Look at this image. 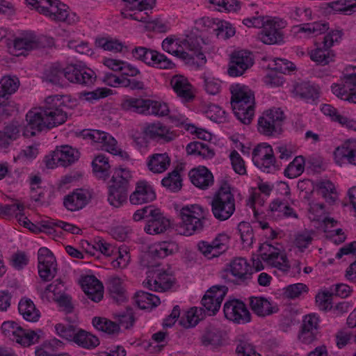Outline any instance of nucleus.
<instances>
[{"mask_svg":"<svg viewBox=\"0 0 356 356\" xmlns=\"http://www.w3.org/2000/svg\"><path fill=\"white\" fill-rule=\"evenodd\" d=\"M231 104L236 118L243 124H249L254 115V95L245 86L240 84L230 87Z\"/></svg>","mask_w":356,"mask_h":356,"instance_id":"nucleus-1","label":"nucleus"},{"mask_svg":"<svg viewBox=\"0 0 356 356\" xmlns=\"http://www.w3.org/2000/svg\"><path fill=\"white\" fill-rule=\"evenodd\" d=\"M211 211L214 217L224 221L229 219L235 211V199L231 186L223 181L213 197L211 202Z\"/></svg>","mask_w":356,"mask_h":356,"instance_id":"nucleus-2","label":"nucleus"},{"mask_svg":"<svg viewBox=\"0 0 356 356\" xmlns=\"http://www.w3.org/2000/svg\"><path fill=\"white\" fill-rule=\"evenodd\" d=\"M62 97L60 95H51L44 99L42 108L46 129H51L66 122L67 113L64 110L65 105L62 102Z\"/></svg>","mask_w":356,"mask_h":356,"instance_id":"nucleus-3","label":"nucleus"},{"mask_svg":"<svg viewBox=\"0 0 356 356\" xmlns=\"http://www.w3.org/2000/svg\"><path fill=\"white\" fill-rule=\"evenodd\" d=\"M131 177V172L127 169L120 168L115 170L108 197V202L113 207H119L127 201Z\"/></svg>","mask_w":356,"mask_h":356,"instance_id":"nucleus-4","label":"nucleus"},{"mask_svg":"<svg viewBox=\"0 0 356 356\" xmlns=\"http://www.w3.org/2000/svg\"><path fill=\"white\" fill-rule=\"evenodd\" d=\"M27 6L53 20L64 22L69 15L68 7L58 0H26Z\"/></svg>","mask_w":356,"mask_h":356,"instance_id":"nucleus-5","label":"nucleus"},{"mask_svg":"<svg viewBox=\"0 0 356 356\" xmlns=\"http://www.w3.org/2000/svg\"><path fill=\"white\" fill-rule=\"evenodd\" d=\"M180 234L190 236L195 231L202 229V219L204 218V210L202 207L194 204L183 207L180 211Z\"/></svg>","mask_w":356,"mask_h":356,"instance_id":"nucleus-6","label":"nucleus"},{"mask_svg":"<svg viewBox=\"0 0 356 356\" xmlns=\"http://www.w3.org/2000/svg\"><path fill=\"white\" fill-rule=\"evenodd\" d=\"M284 120V113L280 108L269 109L259 118L258 130L267 136L280 134Z\"/></svg>","mask_w":356,"mask_h":356,"instance_id":"nucleus-7","label":"nucleus"},{"mask_svg":"<svg viewBox=\"0 0 356 356\" xmlns=\"http://www.w3.org/2000/svg\"><path fill=\"white\" fill-rule=\"evenodd\" d=\"M342 33L340 31H332L323 38V47H318L312 51L311 59L316 63L325 65L334 60L335 54L330 50L334 42H338L341 39Z\"/></svg>","mask_w":356,"mask_h":356,"instance_id":"nucleus-8","label":"nucleus"},{"mask_svg":"<svg viewBox=\"0 0 356 356\" xmlns=\"http://www.w3.org/2000/svg\"><path fill=\"white\" fill-rule=\"evenodd\" d=\"M38 274L43 282H49L57 274V262L53 253L47 248H41L38 253Z\"/></svg>","mask_w":356,"mask_h":356,"instance_id":"nucleus-9","label":"nucleus"},{"mask_svg":"<svg viewBox=\"0 0 356 356\" xmlns=\"http://www.w3.org/2000/svg\"><path fill=\"white\" fill-rule=\"evenodd\" d=\"M178 247L175 242L162 241L151 247L148 252H145L140 261L143 266L146 268H152L159 266V262L151 263L150 259L158 257L164 258L174 252L177 251Z\"/></svg>","mask_w":356,"mask_h":356,"instance_id":"nucleus-10","label":"nucleus"},{"mask_svg":"<svg viewBox=\"0 0 356 356\" xmlns=\"http://www.w3.org/2000/svg\"><path fill=\"white\" fill-rule=\"evenodd\" d=\"M261 259L270 266L277 268L284 272L290 268V265L285 254H280L279 250L274 246L264 243L259 246Z\"/></svg>","mask_w":356,"mask_h":356,"instance_id":"nucleus-11","label":"nucleus"},{"mask_svg":"<svg viewBox=\"0 0 356 356\" xmlns=\"http://www.w3.org/2000/svg\"><path fill=\"white\" fill-rule=\"evenodd\" d=\"M252 54L248 51H234L231 55L228 74L231 76H239L253 65Z\"/></svg>","mask_w":356,"mask_h":356,"instance_id":"nucleus-12","label":"nucleus"},{"mask_svg":"<svg viewBox=\"0 0 356 356\" xmlns=\"http://www.w3.org/2000/svg\"><path fill=\"white\" fill-rule=\"evenodd\" d=\"M79 152L69 145L57 147L51 154V158L46 160L48 168H53L55 164L67 167L79 159Z\"/></svg>","mask_w":356,"mask_h":356,"instance_id":"nucleus-13","label":"nucleus"},{"mask_svg":"<svg viewBox=\"0 0 356 356\" xmlns=\"http://www.w3.org/2000/svg\"><path fill=\"white\" fill-rule=\"evenodd\" d=\"M64 78L73 83L86 86L92 85L96 81L95 73L90 69L70 65L64 68Z\"/></svg>","mask_w":356,"mask_h":356,"instance_id":"nucleus-14","label":"nucleus"},{"mask_svg":"<svg viewBox=\"0 0 356 356\" xmlns=\"http://www.w3.org/2000/svg\"><path fill=\"white\" fill-rule=\"evenodd\" d=\"M227 290L225 286L216 285L207 291L202 299V305L210 315L215 314L219 310Z\"/></svg>","mask_w":356,"mask_h":356,"instance_id":"nucleus-15","label":"nucleus"},{"mask_svg":"<svg viewBox=\"0 0 356 356\" xmlns=\"http://www.w3.org/2000/svg\"><path fill=\"white\" fill-rule=\"evenodd\" d=\"M223 311L225 316L234 322L245 323L250 321V314L245 305L238 300L226 302Z\"/></svg>","mask_w":356,"mask_h":356,"instance_id":"nucleus-16","label":"nucleus"},{"mask_svg":"<svg viewBox=\"0 0 356 356\" xmlns=\"http://www.w3.org/2000/svg\"><path fill=\"white\" fill-rule=\"evenodd\" d=\"M229 238L227 234H220L211 242L201 241L198 244L200 251L209 259L219 256L228 248Z\"/></svg>","mask_w":356,"mask_h":356,"instance_id":"nucleus-17","label":"nucleus"},{"mask_svg":"<svg viewBox=\"0 0 356 356\" xmlns=\"http://www.w3.org/2000/svg\"><path fill=\"white\" fill-rule=\"evenodd\" d=\"M332 91L341 99L356 104V74L346 76L342 86L334 84Z\"/></svg>","mask_w":356,"mask_h":356,"instance_id":"nucleus-18","label":"nucleus"},{"mask_svg":"<svg viewBox=\"0 0 356 356\" xmlns=\"http://www.w3.org/2000/svg\"><path fill=\"white\" fill-rule=\"evenodd\" d=\"M26 120L27 124L24 130V136H33L37 132L46 129L42 106L30 110L26 115Z\"/></svg>","mask_w":356,"mask_h":356,"instance_id":"nucleus-19","label":"nucleus"},{"mask_svg":"<svg viewBox=\"0 0 356 356\" xmlns=\"http://www.w3.org/2000/svg\"><path fill=\"white\" fill-rule=\"evenodd\" d=\"M252 161L261 169H268L274 165L275 157L271 146L266 143L258 145L253 149Z\"/></svg>","mask_w":356,"mask_h":356,"instance_id":"nucleus-20","label":"nucleus"},{"mask_svg":"<svg viewBox=\"0 0 356 356\" xmlns=\"http://www.w3.org/2000/svg\"><path fill=\"white\" fill-rule=\"evenodd\" d=\"M155 199V191L146 181L137 182L135 191L129 196L130 202L136 205L151 202Z\"/></svg>","mask_w":356,"mask_h":356,"instance_id":"nucleus-21","label":"nucleus"},{"mask_svg":"<svg viewBox=\"0 0 356 356\" xmlns=\"http://www.w3.org/2000/svg\"><path fill=\"white\" fill-rule=\"evenodd\" d=\"M150 216L145 230L149 234H157L164 232L170 227V221L158 209L151 210Z\"/></svg>","mask_w":356,"mask_h":356,"instance_id":"nucleus-22","label":"nucleus"},{"mask_svg":"<svg viewBox=\"0 0 356 356\" xmlns=\"http://www.w3.org/2000/svg\"><path fill=\"white\" fill-rule=\"evenodd\" d=\"M188 176L193 184L201 189H207L213 184V174L204 166L192 169Z\"/></svg>","mask_w":356,"mask_h":356,"instance_id":"nucleus-23","label":"nucleus"},{"mask_svg":"<svg viewBox=\"0 0 356 356\" xmlns=\"http://www.w3.org/2000/svg\"><path fill=\"white\" fill-rule=\"evenodd\" d=\"M279 25L273 20H267L264 29L259 34V38L266 44L279 43L283 40V33Z\"/></svg>","mask_w":356,"mask_h":356,"instance_id":"nucleus-24","label":"nucleus"},{"mask_svg":"<svg viewBox=\"0 0 356 356\" xmlns=\"http://www.w3.org/2000/svg\"><path fill=\"white\" fill-rule=\"evenodd\" d=\"M81 286L86 296L95 302L103 298V286L94 276H86L81 282Z\"/></svg>","mask_w":356,"mask_h":356,"instance_id":"nucleus-25","label":"nucleus"},{"mask_svg":"<svg viewBox=\"0 0 356 356\" xmlns=\"http://www.w3.org/2000/svg\"><path fill=\"white\" fill-rule=\"evenodd\" d=\"M144 134L150 138L160 139L165 142L172 141L175 138V134L159 122L147 125L144 129Z\"/></svg>","mask_w":356,"mask_h":356,"instance_id":"nucleus-26","label":"nucleus"},{"mask_svg":"<svg viewBox=\"0 0 356 356\" xmlns=\"http://www.w3.org/2000/svg\"><path fill=\"white\" fill-rule=\"evenodd\" d=\"M252 266L247 260L239 257L232 260L229 264V271L237 281L245 282L250 279L252 275Z\"/></svg>","mask_w":356,"mask_h":356,"instance_id":"nucleus-27","label":"nucleus"},{"mask_svg":"<svg viewBox=\"0 0 356 356\" xmlns=\"http://www.w3.org/2000/svg\"><path fill=\"white\" fill-rule=\"evenodd\" d=\"M170 86L177 95L184 100L188 102L193 99L194 95L191 91L192 86L183 75L173 76L170 80Z\"/></svg>","mask_w":356,"mask_h":356,"instance_id":"nucleus-28","label":"nucleus"},{"mask_svg":"<svg viewBox=\"0 0 356 356\" xmlns=\"http://www.w3.org/2000/svg\"><path fill=\"white\" fill-rule=\"evenodd\" d=\"M19 86L17 78L3 76L0 81V108L8 104L10 97L16 92Z\"/></svg>","mask_w":356,"mask_h":356,"instance_id":"nucleus-29","label":"nucleus"},{"mask_svg":"<svg viewBox=\"0 0 356 356\" xmlns=\"http://www.w3.org/2000/svg\"><path fill=\"white\" fill-rule=\"evenodd\" d=\"M89 200L88 193L83 189H76L64 199V205L67 209L75 211L83 208Z\"/></svg>","mask_w":356,"mask_h":356,"instance_id":"nucleus-30","label":"nucleus"},{"mask_svg":"<svg viewBox=\"0 0 356 356\" xmlns=\"http://www.w3.org/2000/svg\"><path fill=\"white\" fill-rule=\"evenodd\" d=\"M334 157L338 163L346 161L356 165V142L346 143L338 147L334 151Z\"/></svg>","mask_w":356,"mask_h":356,"instance_id":"nucleus-31","label":"nucleus"},{"mask_svg":"<svg viewBox=\"0 0 356 356\" xmlns=\"http://www.w3.org/2000/svg\"><path fill=\"white\" fill-rule=\"evenodd\" d=\"M269 216L273 218H298V215L289 204L280 199L273 201L269 206Z\"/></svg>","mask_w":356,"mask_h":356,"instance_id":"nucleus-32","label":"nucleus"},{"mask_svg":"<svg viewBox=\"0 0 356 356\" xmlns=\"http://www.w3.org/2000/svg\"><path fill=\"white\" fill-rule=\"evenodd\" d=\"M144 63L159 69H173L175 67L165 55L150 49H147Z\"/></svg>","mask_w":356,"mask_h":356,"instance_id":"nucleus-33","label":"nucleus"},{"mask_svg":"<svg viewBox=\"0 0 356 356\" xmlns=\"http://www.w3.org/2000/svg\"><path fill=\"white\" fill-rule=\"evenodd\" d=\"M250 307L254 314L263 317L270 315L277 311L267 299L262 297H251Z\"/></svg>","mask_w":356,"mask_h":356,"instance_id":"nucleus-34","label":"nucleus"},{"mask_svg":"<svg viewBox=\"0 0 356 356\" xmlns=\"http://www.w3.org/2000/svg\"><path fill=\"white\" fill-rule=\"evenodd\" d=\"M143 284L149 290L163 291L169 289L172 286V282L169 275L165 271H162L157 273L156 277L153 281L147 279L143 282Z\"/></svg>","mask_w":356,"mask_h":356,"instance_id":"nucleus-35","label":"nucleus"},{"mask_svg":"<svg viewBox=\"0 0 356 356\" xmlns=\"http://www.w3.org/2000/svg\"><path fill=\"white\" fill-rule=\"evenodd\" d=\"M46 81L61 88L67 86V82L64 79V68L58 63L52 64L44 72Z\"/></svg>","mask_w":356,"mask_h":356,"instance_id":"nucleus-36","label":"nucleus"},{"mask_svg":"<svg viewBox=\"0 0 356 356\" xmlns=\"http://www.w3.org/2000/svg\"><path fill=\"white\" fill-rule=\"evenodd\" d=\"M149 99L143 98H129L124 99L121 107L124 111H133L139 114H145L148 111Z\"/></svg>","mask_w":356,"mask_h":356,"instance_id":"nucleus-37","label":"nucleus"},{"mask_svg":"<svg viewBox=\"0 0 356 356\" xmlns=\"http://www.w3.org/2000/svg\"><path fill=\"white\" fill-rule=\"evenodd\" d=\"M170 164V159L168 154H154L147 163V166L154 173H161L165 171Z\"/></svg>","mask_w":356,"mask_h":356,"instance_id":"nucleus-38","label":"nucleus"},{"mask_svg":"<svg viewBox=\"0 0 356 356\" xmlns=\"http://www.w3.org/2000/svg\"><path fill=\"white\" fill-rule=\"evenodd\" d=\"M1 328L3 334L10 340L22 345V327L15 321H5Z\"/></svg>","mask_w":356,"mask_h":356,"instance_id":"nucleus-39","label":"nucleus"},{"mask_svg":"<svg viewBox=\"0 0 356 356\" xmlns=\"http://www.w3.org/2000/svg\"><path fill=\"white\" fill-rule=\"evenodd\" d=\"M186 152L188 154H197L202 156L204 159H210L215 155L213 149L211 148L207 144L198 141L188 144Z\"/></svg>","mask_w":356,"mask_h":356,"instance_id":"nucleus-40","label":"nucleus"},{"mask_svg":"<svg viewBox=\"0 0 356 356\" xmlns=\"http://www.w3.org/2000/svg\"><path fill=\"white\" fill-rule=\"evenodd\" d=\"M73 341L86 349L95 348L99 345V340L96 336L83 330L76 333Z\"/></svg>","mask_w":356,"mask_h":356,"instance_id":"nucleus-41","label":"nucleus"},{"mask_svg":"<svg viewBox=\"0 0 356 356\" xmlns=\"http://www.w3.org/2000/svg\"><path fill=\"white\" fill-rule=\"evenodd\" d=\"M135 303L142 309L156 307L160 304V299L151 293L145 291H138L134 296Z\"/></svg>","mask_w":356,"mask_h":356,"instance_id":"nucleus-42","label":"nucleus"},{"mask_svg":"<svg viewBox=\"0 0 356 356\" xmlns=\"http://www.w3.org/2000/svg\"><path fill=\"white\" fill-rule=\"evenodd\" d=\"M184 47H181L177 57L185 62L186 64L200 67L207 63V58L204 54H194L193 52L186 51Z\"/></svg>","mask_w":356,"mask_h":356,"instance_id":"nucleus-43","label":"nucleus"},{"mask_svg":"<svg viewBox=\"0 0 356 356\" xmlns=\"http://www.w3.org/2000/svg\"><path fill=\"white\" fill-rule=\"evenodd\" d=\"M94 172L97 177L106 179L109 176L111 165L108 159L103 154L97 155L92 163Z\"/></svg>","mask_w":356,"mask_h":356,"instance_id":"nucleus-44","label":"nucleus"},{"mask_svg":"<svg viewBox=\"0 0 356 356\" xmlns=\"http://www.w3.org/2000/svg\"><path fill=\"white\" fill-rule=\"evenodd\" d=\"M202 342L206 346H211L213 348H218L224 345L225 339L220 330L211 328L202 337Z\"/></svg>","mask_w":356,"mask_h":356,"instance_id":"nucleus-45","label":"nucleus"},{"mask_svg":"<svg viewBox=\"0 0 356 356\" xmlns=\"http://www.w3.org/2000/svg\"><path fill=\"white\" fill-rule=\"evenodd\" d=\"M64 286L60 279L56 280L52 283L46 286L41 293V298L47 302L54 301L58 296H60L63 291Z\"/></svg>","mask_w":356,"mask_h":356,"instance_id":"nucleus-46","label":"nucleus"},{"mask_svg":"<svg viewBox=\"0 0 356 356\" xmlns=\"http://www.w3.org/2000/svg\"><path fill=\"white\" fill-rule=\"evenodd\" d=\"M293 92L302 99H312L317 97V90L309 82L297 83L294 85Z\"/></svg>","mask_w":356,"mask_h":356,"instance_id":"nucleus-47","label":"nucleus"},{"mask_svg":"<svg viewBox=\"0 0 356 356\" xmlns=\"http://www.w3.org/2000/svg\"><path fill=\"white\" fill-rule=\"evenodd\" d=\"M92 324L98 330L109 334L118 333L120 330L119 324L105 318L95 317L92 319Z\"/></svg>","mask_w":356,"mask_h":356,"instance_id":"nucleus-48","label":"nucleus"},{"mask_svg":"<svg viewBox=\"0 0 356 356\" xmlns=\"http://www.w3.org/2000/svg\"><path fill=\"white\" fill-rule=\"evenodd\" d=\"M305 163L303 156H296L285 169L284 175L290 179L298 177L304 172Z\"/></svg>","mask_w":356,"mask_h":356,"instance_id":"nucleus-49","label":"nucleus"},{"mask_svg":"<svg viewBox=\"0 0 356 356\" xmlns=\"http://www.w3.org/2000/svg\"><path fill=\"white\" fill-rule=\"evenodd\" d=\"M108 289L111 296L117 302L123 301L124 299V289L122 286V281L118 277H112L108 280Z\"/></svg>","mask_w":356,"mask_h":356,"instance_id":"nucleus-50","label":"nucleus"},{"mask_svg":"<svg viewBox=\"0 0 356 356\" xmlns=\"http://www.w3.org/2000/svg\"><path fill=\"white\" fill-rule=\"evenodd\" d=\"M200 314H202V309L197 307L191 308L181 318L179 323L186 328L194 327L200 321Z\"/></svg>","mask_w":356,"mask_h":356,"instance_id":"nucleus-51","label":"nucleus"},{"mask_svg":"<svg viewBox=\"0 0 356 356\" xmlns=\"http://www.w3.org/2000/svg\"><path fill=\"white\" fill-rule=\"evenodd\" d=\"M22 212V203L19 200H13L10 204L3 205V217H15L21 225Z\"/></svg>","mask_w":356,"mask_h":356,"instance_id":"nucleus-52","label":"nucleus"},{"mask_svg":"<svg viewBox=\"0 0 356 356\" xmlns=\"http://www.w3.org/2000/svg\"><path fill=\"white\" fill-rule=\"evenodd\" d=\"M323 197L330 204L334 203L337 198V194L334 185L330 180H323L318 184Z\"/></svg>","mask_w":356,"mask_h":356,"instance_id":"nucleus-53","label":"nucleus"},{"mask_svg":"<svg viewBox=\"0 0 356 356\" xmlns=\"http://www.w3.org/2000/svg\"><path fill=\"white\" fill-rule=\"evenodd\" d=\"M181 178L179 171L175 169L168 173V176L162 179V185L172 191L176 192L181 188Z\"/></svg>","mask_w":356,"mask_h":356,"instance_id":"nucleus-54","label":"nucleus"},{"mask_svg":"<svg viewBox=\"0 0 356 356\" xmlns=\"http://www.w3.org/2000/svg\"><path fill=\"white\" fill-rule=\"evenodd\" d=\"M42 47L40 38L30 31H24V56L30 51Z\"/></svg>","mask_w":356,"mask_h":356,"instance_id":"nucleus-55","label":"nucleus"},{"mask_svg":"<svg viewBox=\"0 0 356 356\" xmlns=\"http://www.w3.org/2000/svg\"><path fill=\"white\" fill-rule=\"evenodd\" d=\"M238 230L244 247H250L254 239L253 229L250 224L244 221L241 222L238 225Z\"/></svg>","mask_w":356,"mask_h":356,"instance_id":"nucleus-56","label":"nucleus"},{"mask_svg":"<svg viewBox=\"0 0 356 356\" xmlns=\"http://www.w3.org/2000/svg\"><path fill=\"white\" fill-rule=\"evenodd\" d=\"M182 47L194 54H203L202 51V43L203 40L196 35H187L186 38L181 41Z\"/></svg>","mask_w":356,"mask_h":356,"instance_id":"nucleus-57","label":"nucleus"},{"mask_svg":"<svg viewBox=\"0 0 356 356\" xmlns=\"http://www.w3.org/2000/svg\"><path fill=\"white\" fill-rule=\"evenodd\" d=\"M129 10L138 11L152 10L156 4V0H122Z\"/></svg>","mask_w":356,"mask_h":356,"instance_id":"nucleus-58","label":"nucleus"},{"mask_svg":"<svg viewBox=\"0 0 356 356\" xmlns=\"http://www.w3.org/2000/svg\"><path fill=\"white\" fill-rule=\"evenodd\" d=\"M24 319L29 322L38 321L40 316V313L35 307L33 302L31 299H27L24 303Z\"/></svg>","mask_w":356,"mask_h":356,"instance_id":"nucleus-59","label":"nucleus"},{"mask_svg":"<svg viewBox=\"0 0 356 356\" xmlns=\"http://www.w3.org/2000/svg\"><path fill=\"white\" fill-rule=\"evenodd\" d=\"M148 111L147 113L155 115L165 116L169 113V108L165 103L149 99Z\"/></svg>","mask_w":356,"mask_h":356,"instance_id":"nucleus-60","label":"nucleus"},{"mask_svg":"<svg viewBox=\"0 0 356 356\" xmlns=\"http://www.w3.org/2000/svg\"><path fill=\"white\" fill-rule=\"evenodd\" d=\"M116 317L119 324L126 329L131 327L135 322L133 309L130 307H127L125 312L116 314Z\"/></svg>","mask_w":356,"mask_h":356,"instance_id":"nucleus-61","label":"nucleus"},{"mask_svg":"<svg viewBox=\"0 0 356 356\" xmlns=\"http://www.w3.org/2000/svg\"><path fill=\"white\" fill-rule=\"evenodd\" d=\"M333 293L323 291L318 293L316 296V302L320 309L323 311L330 310L332 306V296Z\"/></svg>","mask_w":356,"mask_h":356,"instance_id":"nucleus-62","label":"nucleus"},{"mask_svg":"<svg viewBox=\"0 0 356 356\" xmlns=\"http://www.w3.org/2000/svg\"><path fill=\"white\" fill-rule=\"evenodd\" d=\"M229 156L234 170L239 175H245L246 173L245 163L238 152L233 150Z\"/></svg>","mask_w":356,"mask_h":356,"instance_id":"nucleus-63","label":"nucleus"},{"mask_svg":"<svg viewBox=\"0 0 356 356\" xmlns=\"http://www.w3.org/2000/svg\"><path fill=\"white\" fill-rule=\"evenodd\" d=\"M218 38L226 40L235 34V29L227 22H220L216 29Z\"/></svg>","mask_w":356,"mask_h":356,"instance_id":"nucleus-64","label":"nucleus"}]
</instances>
